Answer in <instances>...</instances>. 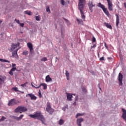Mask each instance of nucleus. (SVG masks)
<instances>
[{
	"mask_svg": "<svg viewBox=\"0 0 126 126\" xmlns=\"http://www.w3.org/2000/svg\"><path fill=\"white\" fill-rule=\"evenodd\" d=\"M73 105H74V106H76V102H74L73 103Z\"/></svg>",
	"mask_w": 126,
	"mask_h": 126,
	"instance_id": "nucleus-48",
	"label": "nucleus"
},
{
	"mask_svg": "<svg viewBox=\"0 0 126 126\" xmlns=\"http://www.w3.org/2000/svg\"><path fill=\"white\" fill-rule=\"evenodd\" d=\"M0 62H1L2 63H10L9 61L1 59H0Z\"/></svg>",
	"mask_w": 126,
	"mask_h": 126,
	"instance_id": "nucleus-27",
	"label": "nucleus"
},
{
	"mask_svg": "<svg viewBox=\"0 0 126 126\" xmlns=\"http://www.w3.org/2000/svg\"><path fill=\"white\" fill-rule=\"evenodd\" d=\"M23 55H24V56H27V55H28V52L27 51H24L23 53Z\"/></svg>",
	"mask_w": 126,
	"mask_h": 126,
	"instance_id": "nucleus-36",
	"label": "nucleus"
},
{
	"mask_svg": "<svg viewBox=\"0 0 126 126\" xmlns=\"http://www.w3.org/2000/svg\"><path fill=\"white\" fill-rule=\"evenodd\" d=\"M65 20L66 21V19H65Z\"/></svg>",
	"mask_w": 126,
	"mask_h": 126,
	"instance_id": "nucleus-56",
	"label": "nucleus"
},
{
	"mask_svg": "<svg viewBox=\"0 0 126 126\" xmlns=\"http://www.w3.org/2000/svg\"><path fill=\"white\" fill-rule=\"evenodd\" d=\"M82 116H84V113H77L76 116V118L77 119L79 117H82Z\"/></svg>",
	"mask_w": 126,
	"mask_h": 126,
	"instance_id": "nucleus-26",
	"label": "nucleus"
},
{
	"mask_svg": "<svg viewBox=\"0 0 126 126\" xmlns=\"http://www.w3.org/2000/svg\"><path fill=\"white\" fill-rule=\"evenodd\" d=\"M29 116L32 119L37 118V120H39L42 122V124H44V122H45V118H44V116L42 115L41 114V112H36L34 115H30Z\"/></svg>",
	"mask_w": 126,
	"mask_h": 126,
	"instance_id": "nucleus-2",
	"label": "nucleus"
},
{
	"mask_svg": "<svg viewBox=\"0 0 126 126\" xmlns=\"http://www.w3.org/2000/svg\"><path fill=\"white\" fill-rule=\"evenodd\" d=\"M77 21L78 22V23H81V22H82V20H79L77 19Z\"/></svg>",
	"mask_w": 126,
	"mask_h": 126,
	"instance_id": "nucleus-40",
	"label": "nucleus"
},
{
	"mask_svg": "<svg viewBox=\"0 0 126 126\" xmlns=\"http://www.w3.org/2000/svg\"><path fill=\"white\" fill-rule=\"evenodd\" d=\"M72 95H74V96H75V94H72Z\"/></svg>",
	"mask_w": 126,
	"mask_h": 126,
	"instance_id": "nucleus-53",
	"label": "nucleus"
},
{
	"mask_svg": "<svg viewBox=\"0 0 126 126\" xmlns=\"http://www.w3.org/2000/svg\"><path fill=\"white\" fill-rule=\"evenodd\" d=\"M99 89H100V90H102V89H101V88H99Z\"/></svg>",
	"mask_w": 126,
	"mask_h": 126,
	"instance_id": "nucleus-54",
	"label": "nucleus"
},
{
	"mask_svg": "<svg viewBox=\"0 0 126 126\" xmlns=\"http://www.w3.org/2000/svg\"><path fill=\"white\" fill-rule=\"evenodd\" d=\"M4 83V78H0V88H1V85Z\"/></svg>",
	"mask_w": 126,
	"mask_h": 126,
	"instance_id": "nucleus-22",
	"label": "nucleus"
},
{
	"mask_svg": "<svg viewBox=\"0 0 126 126\" xmlns=\"http://www.w3.org/2000/svg\"><path fill=\"white\" fill-rule=\"evenodd\" d=\"M28 48L30 49V51L31 53H32V51H33V45H32V43L29 42L27 43Z\"/></svg>",
	"mask_w": 126,
	"mask_h": 126,
	"instance_id": "nucleus-16",
	"label": "nucleus"
},
{
	"mask_svg": "<svg viewBox=\"0 0 126 126\" xmlns=\"http://www.w3.org/2000/svg\"><path fill=\"white\" fill-rule=\"evenodd\" d=\"M18 50H19V48L16 49L14 50V52L12 53V56L14 57V58H15L16 59H18V55H17V52H18Z\"/></svg>",
	"mask_w": 126,
	"mask_h": 126,
	"instance_id": "nucleus-12",
	"label": "nucleus"
},
{
	"mask_svg": "<svg viewBox=\"0 0 126 126\" xmlns=\"http://www.w3.org/2000/svg\"><path fill=\"white\" fill-rule=\"evenodd\" d=\"M27 108L25 107L19 106L14 110L15 113H23V112H27Z\"/></svg>",
	"mask_w": 126,
	"mask_h": 126,
	"instance_id": "nucleus-5",
	"label": "nucleus"
},
{
	"mask_svg": "<svg viewBox=\"0 0 126 126\" xmlns=\"http://www.w3.org/2000/svg\"><path fill=\"white\" fill-rule=\"evenodd\" d=\"M99 60H100V61H104V57H102L101 58H100L99 59Z\"/></svg>",
	"mask_w": 126,
	"mask_h": 126,
	"instance_id": "nucleus-43",
	"label": "nucleus"
},
{
	"mask_svg": "<svg viewBox=\"0 0 126 126\" xmlns=\"http://www.w3.org/2000/svg\"><path fill=\"white\" fill-rule=\"evenodd\" d=\"M108 3V9L110 11H112L113 10V3H112V1L111 0H106Z\"/></svg>",
	"mask_w": 126,
	"mask_h": 126,
	"instance_id": "nucleus-11",
	"label": "nucleus"
},
{
	"mask_svg": "<svg viewBox=\"0 0 126 126\" xmlns=\"http://www.w3.org/2000/svg\"><path fill=\"white\" fill-rule=\"evenodd\" d=\"M12 90H14V91L17 92L18 91V88L17 87L12 88Z\"/></svg>",
	"mask_w": 126,
	"mask_h": 126,
	"instance_id": "nucleus-33",
	"label": "nucleus"
},
{
	"mask_svg": "<svg viewBox=\"0 0 126 126\" xmlns=\"http://www.w3.org/2000/svg\"><path fill=\"white\" fill-rule=\"evenodd\" d=\"M72 94L66 93V98L68 101H72Z\"/></svg>",
	"mask_w": 126,
	"mask_h": 126,
	"instance_id": "nucleus-15",
	"label": "nucleus"
},
{
	"mask_svg": "<svg viewBox=\"0 0 126 126\" xmlns=\"http://www.w3.org/2000/svg\"><path fill=\"white\" fill-rule=\"evenodd\" d=\"M84 120L82 118H81L80 119H77V125H78V126H81V123L83 122Z\"/></svg>",
	"mask_w": 126,
	"mask_h": 126,
	"instance_id": "nucleus-17",
	"label": "nucleus"
},
{
	"mask_svg": "<svg viewBox=\"0 0 126 126\" xmlns=\"http://www.w3.org/2000/svg\"><path fill=\"white\" fill-rule=\"evenodd\" d=\"M88 6L91 11V12H93V7H95L96 6V4L93 3V1H90L88 3Z\"/></svg>",
	"mask_w": 126,
	"mask_h": 126,
	"instance_id": "nucleus-6",
	"label": "nucleus"
},
{
	"mask_svg": "<svg viewBox=\"0 0 126 126\" xmlns=\"http://www.w3.org/2000/svg\"><path fill=\"white\" fill-rule=\"evenodd\" d=\"M104 46L105 48H106V49H108V46H107V44H106V43H104Z\"/></svg>",
	"mask_w": 126,
	"mask_h": 126,
	"instance_id": "nucleus-47",
	"label": "nucleus"
},
{
	"mask_svg": "<svg viewBox=\"0 0 126 126\" xmlns=\"http://www.w3.org/2000/svg\"><path fill=\"white\" fill-rule=\"evenodd\" d=\"M65 75L66 77H69V73L67 71H66Z\"/></svg>",
	"mask_w": 126,
	"mask_h": 126,
	"instance_id": "nucleus-37",
	"label": "nucleus"
},
{
	"mask_svg": "<svg viewBox=\"0 0 126 126\" xmlns=\"http://www.w3.org/2000/svg\"><path fill=\"white\" fill-rule=\"evenodd\" d=\"M0 36H2H2H3V34L2 33H1Z\"/></svg>",
	"mask_w": 126,
	"mask_h": 126,
	"instance_id": "nucleus-52",
	"label": "nucleus"
},
{
	"mask_svg": "<svg viewBox=\"0 0 126 126\" xmlns=\"http://www.w3.org/2000/svg\"><path fill=\"white\" fill-rule=\"evenodd\" d=\"M67 77V80H69V78L68 77Z\"/></svg>",
	"mask_w": 126,
	"mask_h": 126,
	"instance_id": "nucleus-49",
	"label": "nucleus"
},
{
	"mask_svg": "<svg viewBox=\"0 0 126 126\" xmlns=\"http://www.w3.org/2000/svg\"><path fill=\"white\" fill-rule=\"evenodd\" d=\"M98 7H100L104 12L105 14L107 15V16H110V13L109 12V11H108V9L107 8L105 7V6L101 3V2H99L98 5Z\"/></svg>",
	"mask_w": 126,
	"mask_h": 126,
	"instance_id": "nucleus-3",
	"label": "nucleus"
},
{
	"mask_svg": "<svg viewBox=\"0 0 126 126\" xmlns=\"http://www.w3.org/2000/svg\"><path fill=\"white\" fill-rule=\"evenodd\" d=\"M122 118L126 121V109L122 108Z\"/></svg>",
	"mask_w": 126,
	"mask_h": 126,
	"instance_id": "nucleus-14",
	"label": "nucleus"
},
{
	"mask_svg": "<svg viewBox=\"0 0 126 126\" xmlns=\"http://www.w3.org/2000/svg\"><path fill=\"white\" fill-rule=\"evenodd\" d=\"M26 84H27V83H25L24 84L21 85V86H22V87H26Z\"/></svg>",
	"mask_w": 126,
	"mask_h": 126,
	"instance_id": "nucleus-38",
	"label": "nucleus"
},
{
	"mask_svg": "<svg viewBox=\"0 0 126 126\" xmlns=\"http://www.w3.org/2000/svg\"><path fill=\"white\" fill-rule=\"evenodd\" d=\"M15 70H16V67H12L10 71L9 72V74H10V75H13V71H15Z\"/></svg>",
	"mask_w": 126,
	"mask_h": 126,
	"instance_id": "nucleus-20",
	"label": "nucleus"
},
{
	"mask_svg": "<svg viewBox=\"0 0 126 126\" xmlns=\"http://www.w3.org/2000/svg\"><path fill=\"white\" fill-rule=\"evenodd\" d=\"M78 100V95L75 96V101H77Z\"/></svg>",
	"mask_w": 126,
	"mask_h": 126,
	"instance_id": "nucleus-45",
	"label": "nucleus"
},
{
	"mask_svg": "<svg viewBox=\"0 0 126 126\" xmlns=\"http://www.w3.org/2000/svg\"><path fill=\"white\" fill-rule=\"evenodd\" d=\"M123 76L122 73H119V75H118V81H119V85H123Z\"/></svg>",
	"mask_w": 126,
	"mask_h": 126,
	"instance_id": "nucleus-9",
	"label": "nucleus"
},
{
	"mask_svg": "<svg viewBox=\"0 0 126 126\" xmlns=\"http://www.w3.org/2000/svg\"><path fill=\"white\" fill-rule=\"evenodd\" d=\"M63 124H64V121L63 119H60L59 122V125H60V126H63Z\"/></svg>",
	"mask_w": 126,
	"mask_h": 126,
	"instance_id": "nucleus-25",
	"label": "nucleus"
},
{
	"mask_svg": "<svg viewBox=\"0 0 126 126\" xmlns=\"http://www.w3.org/2000/svg\"><path fill=\"white\" fill-rule=\"evenodd\" d=\"M35 19H36V20H37V21H40V16H36Z\"/></svg>",
	"mask_w": 126,
	"mask_h": 126,
	"instance_id": "nucleus-34",
	"label": "nucleus"
},
{
	"mask_svg": "<svg viewBox=\"0 0 126 126\" xmlns=\"http://www.w3.org/2000/svg\"><path fill=\"white\" fill-rule=\"evenodd\" d=\"M96 44H94L93 46H91V50H92V49H95V48H96Z\"/></svg>",
	"mask_w": 126,
	"mask_h": 126,
	"instance_id": "nucleus-39",
	"label": "nucleus"
},
{
	"mask_svg": "<svg viewBox=\"0 0 126 126\" xmlns=\"http://www.w3.org/2000/svg\"><path fill=\"white\" fill-rule=\"evenodd\" d=\"M104 24L105 25L107 28H109V29H113L112 26L110 24L108 23H104Z\"/></svg>",
	"mask_w": 126,
	"mask_h": 126,
	"instance_id": "nucleus-21",
	"label": "nucleus"
},
{
	"mask_svg": "<svg viewBox=\"0 0 126 126\" xmlns=\"http://www.w3.org/2000/svg\"><path fill=\"white\" fill-rule=\"evenodd\" d=\"M21 93H24V92H21Z\"/></svg>",
	"mask_w": 126,
	"mask_h": 126,
	"instance_id": "nucleus-55",
	"label": "nucleus"
},
{
	"mask_svg": "<svg viewBox=\"0 0 126 126\" xmlns=\"http://www.w3.org/2000/svg\"><path fill=\"white\" fill-rule=\"evenodd\" d=\"M38 96L39 98H42V94H41V90H39L38 91Z\"/></svg>",
	"mask_w": 126,
	"mask_h": 126,
	"instance_id": "nucleus-32",
	"label": "nucleus"
},
{
	"mask_svg": "<svg viewBox=\"0 0 126 126\" xmlns=\"http://www.w3.org/2000/svg\"><path fill=\"white\" fill-rule=\"evenodd\" d=\"M12 66L13 67H15V66H16V64H15V63H12Z\"/></svg>",
	"mask_w": 126,
	"mask_h": 126,
	"instance_id": "nucleus-44",
	"label": "nucleus"
},
{
	"mask_svg": "<svg viewBox=\"0 0 126 126\" xmlns=\"http://www.w3.org/2000/svg\"><path fill=\"white\" fill-rule=\"evenodd\" d=\"M20 45V43H18L17 44L15 43V44H12L11 45V48L10 49V52H13V51H14L15 50V49H16V48H17V47H19Z\"/></svg>",
	"mask_w": 126,
	"mask_h": 126,
	"instance_id": "nucleus-8",
	"label": "nucleus"
},
{
	"mask_svg": "<svg viewBox=\"0 0 126 126\" xmlns=\"http://www.w3.org/2000/svg\"><path fill=\"white\" fill-rule=\"evenodd\" d=\"M28 96L30 97L31 100H36L37 99V97L33 94H28L26 95V97H28Z\"/></svg>",
	"mask_w": 126,
	"mask_h": 126,
	"instance_id": "nucleus-13",
	"label": "nucleus"
},
{
	"mask_svg": "<svg viewBox=\"0 0 126 126\" xmlns=\"http://www.w3.org/2000/svg\"><path fill=\"white\" fill-rule=\"evenodd\" d=\"M1 22H2V21L0 20V24H1Z\"/></svg>",
	"mask_w": 126,
	"mask_h": 126,
	"instance_id": "nucleus-50",
	"label": "nucleus"
},
{
	"mask_svg": "<svg viewBox=\"0 0 126 126\" xmlns=\"http://www.w3.org/2000/svg\"><path fill=\"white\" fill-rule=\"evenodd\" d=\"M24 13L26 14H27L28 15H31V12L29 11H26L24 12Z\"/></svg>",
	"mask_w": 126,
	"mask_h": 126,
	"instance_id": "nucleus-30",
	"label": "nucleus"
},
{
	"mask_svg": "<svg viewBox=\"0 0 126 126\" xmlns=\"http://www.w3.org/2000/svg\"><path fill=\"white\" fill-rule=\"evenodd\" d=\"M46 111L49 113V115H53V113L55 112V110L52 108L51 106V103L50 102H47L46 104Z\"/></svg>",
	"mask_w": 126,
	"mask_h": 126,
	"instance_id": "nucleus-4",
	"label": "nucleus"
},
{
	"mask_svg": "<svg viewBox=\"0 0 126 126\" xmlns=\"http://www.w3.org/2000/svg\"><path fill=\"white\" fill-rule=\"evenodd\" d=\"M61 3L63 5H64V0H61Z\"/></svg>",
	"mask_w": 126,
	"mask_h": 126,
	"instance_id": "nucleus-42",
	"label": "nucleus"
},
{
	"mask_svg": "<svg viewBox=\"0 0 126 126\" xmlns=\"http://www.w3.org/2000/svg\"><path fill=\"white\" fill-rule=\"evenodd\" d=\"M115 16L116 17V27L118 28L119 27V24L120 23V18L119 17V15L118 14H116Z\"/></svg>",
	"mask_w": 126,
	"mask_h": 126,
	"instance_id": "nucleus-18",
	"label": "nucleus"
},
{
	"mask_svg": "<svg viewBox=\"0 0 126 126\" xmlns=\"http://www.w3.org/2000/svg\"><path fill=\"white\" fill-rule=\"evenodd\" d=\"M19 101L14 98L11 99L8 103V106H13L14 105H16V104H18Z\"/></svg>",
	"mask_w": 126,
	"mask_h": 126,
	"instance_id": "nucleus-7",
	"label": "nucleus"
},
{
	"mask_svg": "<svg viewBox=\"0 0 126 126\" xmlns=\"http://www.w3.org/2000/svg\"><path fill=\"white\" fill-rule=\"evenodd\" d=\"M92 42L93 43H95V42H96V38L94 36H93Z\"/></svg>",
	"mask_w": 126,
	"mask_h": 126,
	"instance_id": "nucleus-35",
	"label": "nucleus"
},
{
	"mask_svg": "<svg viewBox=\"0 0 126 126\" xmlns=\"http://www.w3.org/2000/svg\"><path fill=\"white\" fill-rule=\"evenodd\" d=\"M82 91L84 93H86V92H87V90H86L85 87H82Z\"/></svg>",
	"mask_w": 126,
	"mask_h": 126,
	"instance_id": "nucleus-31",
	"label": "nucleus"
},
{
	"mask_svg": "<svg viewBox=\"0 0 126 126\" xmlns=\"http://www.w3.org/2000/svg\"><path fill=\"white\" fill-rule=\"evenodd\" d=\"M46 11L48 13H51V10H50V7H49V6H46Z\"/></svg>",
	"mask_w": 126,
	"mask_h": 126,
	"instance_id": "nucleus-28",
	"label": "nucleus"
},
{
	"mask_svg": "<svg viewBox=\"0 0 126 126\" xmlns=\"http://www.w3.org/2000/svg\"><path fill=\"white\" fill-rule=\"evenodd\" d=\"M52 78L50 77V75H47L46 77V82H50V81H52Z\"/></svg>",
	"mask_w": 126,
	"mask_h": 126,
	"instance_id": "nucleus-24",
	"label": "nucleus"
},
{
	"mask_svg": "<svg viewBox=\"0 0 126 126\" xmlns=\"http://www.w3.org/2000/svg\"><path fill=\"white\" fill-rule=\"evenodd\" d=\"M86 4V0H79L78 4V8L80 12L81 17L83 19H85V15H84V8Z\"/></svg>",
	"mask_w": 126,
	"mask_h": 126,
	"instance_id": "nucleus-1",
	"label": "nucleus"
},
{
	"mask_svg": "<svg viewBox=\"0 0 126 126\" xmlns=\"http://www.w3.org/2000/svg\"><path fill=\"white\" fill-rule=\"evenodd\" d=\"M32 87H33L34 88H36V89H39L40 87H41V86H43V89L44 90L47 89V84H46L45 83H41L40 85H39L38 87H35V86H34L33 85H32Z\"/></svg>",
	"mask_w": 126,
	"mask_h": 126,
	"instance_id": "nucleus-10",
	"label": "nucleus"
},
{
	"mask_svg": "<svg viewBox=\"0 0 126 126\" xmlns=\"http://www.w3.org/2000/svg\"><path fill=\"white\" fill-rule=\"evenodd\" d=\"M5 119H6L5 117L2 116L1 117V118L0 119V121H4V120H5Z\"/></svg>",
	"mask_w": 126,
	"mask_h": 126,
	"instance_id": "nucleus-41",
	"label": "nucleus"
},
{
	"mask_svg": "<svg viewBox=\"0 0 126 126\" xmlns=\"http://www.w3.org/2000/svg\"><path fill=\"white\" fill-rule=\"evenodd\" d=\"M15 22H16V23H18L19 24V25H20V26H21V27H24V23H21L19 20H17V19H15Z\"/></svg>",
	"mask_w": 126,
	"mask_h": 126,
	"instance_id": "nucleus-19",
	"label": "nucleus"
},
{
	"mask_svg": "<svg viewBox=\"0 0 126 126\" xmlns=\"http://www.w3.org/2000/svg\"><path fill=\"white\" fill-rule=\"evenodd\" d=\"M23 117H24V115H21L19 117H15L14 119L16 120L17 121H20V120H21L23 118Z\"/></svg>",
	"mask_w": 126,
	"mask_h": 126,
	"instance_id": "nucleus-23",
	"label": "nucleus"
},
{
	"mask_svg": "<svg viewBox=\"0 0 126 126\" xmlns=\"http://www.w3.org/2000/svg\"><path fill=\"white\" fill-rule=\"evenodd\" d=\"M41 62H47V61H48V59H47V57H44L41 59Z\"/></svg>",
	"mask_w": 126,
	"mask_h": 126,
	"instance_id": "nucleus-29",
	"label": "nucleus"
},
{
	"mask_svg": "<svg viewBox=\"0 0 126 126\" xmlns=\"http://www.w3.org/2000/svg\"><path fill=\"white\" fill-rule=\"evenodd\" d=\"M66 109H67V107L65 106V107H63V111H65V110H66Z\"/></svg>",
	"mask_w": 126,
	"mask_h": 126,
	"instance_id": "nucleus-46",
	"label": "nucleus"
},
{
	"mask_svg": "<svg viewBox=\"0 0 126 126\" xmlns=\"http://www.w3.org/2000/svg\"><path fill=\"white\" fill-rule=\"evenodd\" d=\"M38 86H39V85L37 86V85H36L35 86H34V87H38Z\"/></svg>",
	"mask_w": 126,
	"mask_h": 126,
	"instance_id": "nucleus-51",
	"label": "nucleus"
}]
</instances>
